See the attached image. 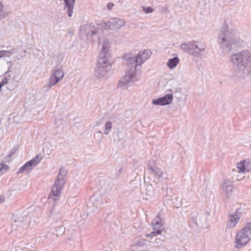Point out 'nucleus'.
<instances>
[{
    "mask_svg": "<svg viewBox=\"0 0 251 251\" xmlns=\"http://www.w3.org/2000/svg\"><path fill=\"white\" fill-rule=\"evenodd\" d=\"M151 54V52L149 50H145L143 51H140L135 57H129L126 55L125 58L127 60L128 63H135L133 68H131L126 72L125 75L122 76L119 81L117 87L123 89L128 88L130 84L135 81L136 79V67L141 65L145 61L149 58Z\"/></svg>",
    "mask_w": 251,
    "mask_h": 251,
    "instance_id": "obj_1",
    "label": "nucleus"
},
{
    "mask_svg": "<svg viewBox=\"0 0 251 251\" xmlns=\"http://www.w3.org/2000/svg\"><path fill=\"white\" fill-rule=\"evenodd\" d=\"M217 43L221 49L229 52L232 50V45L241 46L243 41L240 39L239 33L236 30L229 28L225 22L218 31Z\"/></svg>",
    "mask_w": 251,
    "mask_h": 251,
    "instance_id": "obj_2",
    "label": "nucleus"
},
{
    "mask_svg": "<svg viewBox=\"0 0 251 251\" xmlns=\"http://www.w3.org/2000/svg\"><path fill=\"white\" fill-rule=\"evenodd\" d=\"M234 66L238 68L239 76L243 78L251 75V51L243 50L232 54L229 58Z\"/></svg>",
    "mask_w": 251,
    "mask_h": 251,
    "instance_id": "obj_3",
    "label": "nucleus"
},
{
    "mask_svg": "<svg viewBox=\"0 0 251 251\" xmlns=\"http://www.w3.org/2000/svg\"><path fill=\"white\" fill-rule=\"evenodd\" d=\"M109 42L107 39L103 41L102 49L100 53L97 66L95 70V76L98 78H101L105 76L111 70V64L109 61V54H108V48Z\"/></svg>",
    "mask_w": 251,
    "mask_h": 251,
    "instance_id": "obj_4",
    "label": "nucleus"
},
{
    "mask_svg": "<svg viewBox=\"0 0 251 251\" xmlns=\"http://www.w3.org/2000/svg\"><path fill=\"white\" fill-rule=\"evenodd\" d=\"M251 239V222H248L242 229L237 232L235 248L240 249L246 246Z\"/></svg>",
    "mask_w": 251,
    "mask_h": 251,
    "instance_id": "obj_5",
    "label": "nucleus"
},
{
    "mask_svg": "<svg viewBox=\"0 0 251 251\" xmlns=\"http://www.w3.org/2000/svg\"><path fill=\"white\" fill-rule=\"evenodd\" d=\"M180 47L184 52L196 57H200L205 50L203 44L196 41L183 43Z\"/></svg>",
    "mask_w": 251,
    "mask_h": 251,
    "instance_id": "obj_6",
    "label": "nucleus"
},
{
    "mask_svg": "<svg viewBox=\"0 0 251 251\" xmlns=\"http://www.w3.org/2000/svg\"><path fill=\"white\" fill-rule=\"evenodd\" d=\"M67 180V174H58L51 190V193L52 195L51 196L49 195L48 197L49 199H52V200L54 201L58 200V198L64 185L66 184Z\"/></svg>",
    "mask_w": 251,
    "mask_h": 251,
    "instance_id": "obj_7",
    "label": "nucleus"
},
{
    "mask_svg": "<svg viewBox=\"0 0 251 251\" xmlns=\"http://www.w3.org/2000/svg\"><path fill=\"white\" fill-rule=\"evenodd\" d=\"M161 219L158 216L156 217L152 220L151 224L153 231H152L150 234H146V236H156L161 234V233L164 230L165 227L161 223Z\"/></svg>",
    "mask_w": 251,
    "mask_h": 251,
    "instance_id": "obj_8",
    "label": "nucleus"
},
{
    "mask_svg": "<svg viewBox=\"0 0 251 251\" xmlns=\"http://www.w3.org/2000/svg\"><path fill=\"white\" fill-rule=\"evenodd\" d=\"M42 157L40 154H37L31 160L27 161L19 169L18 173H22L24 171H30L35 168L41 161Z\"/></svg>",
    "mask_w": 251,
    "mask_h": 251,
    "instance_id": "obj_9",
    "label": "nucleus"
},
{
    "mask_svg": "<svg viewBox=\"0 0 251 251\" xmlns=\"http://www.w3.org/2000/svg\"><path fill=\"white\" fill-rule=\"evenodd\" d=\"M125 25V21L118 18H110L108 21L104 23V25L109 29L116 30Z\"/></svg>",
    "mask_w": 251,
    "mask_h": 251,
    "instance_id": "obj_10",
    "label": "nucleus"
},
{
    "mask_svg": "<svg viewBox=\"0 0 251 251\" xmlns=\"http://www.w3.org/2000/svg\"><path fill=\"white\" fill-rule=\"evenodd\" d=\"M173 99V94H168L164 97L152 100V103L156 105H166L172 102Z\"/></svg>",
    "mask_w": 251,
    "mask_h": 251,
    "instance_id": "obj_11",
    "label": "nucleus"
},
{
    "mask_svg": "<svg viewBox=\"0 0 251 251\" xmlns=\"http://www.w3.org/2000/svg\"><path fill=\"white\" fill-rule=\"evenodd\" d=\"M237 169L242 173L251 172V160L245 159L237 164Z\"/></svg>",
    "mask_w": 251,
    "mask_h": 251,
    "instance_id": "obj_12",
    "label": "nucleus"
},
{
    "mask_svg": "<svg viewBox=\"0 0 251 251\" xmlns=\"http://www.w3.org/2000/svg\"><path fill=\"white\" fill-rule=\"evenodd\" d=\"M223 192L225 194V197L223 198L224 201H227L228 198L231 196V192L233 190V186L231 182H229L226 180L224 181L222 186Z\"/></svg>",
    "mask_w": 251,
    "mask_h": 251,
    "instance_id": "obj_13",
    "label": "nucleus"
},
{
    "mask_svg": "<svg viewBox=\"0 0 251 251\" xmlns=\"http://www.w3.org/2000/svg\"><path fill=\"white\" fill-rule=\"evenodd\" d=\"M18 215L16 214H13V216L12 217V220L15 222V223H18L19 225H16L17 226H23L24 227L25 226H27V222H25V221L27 220V217L26 216H18Z\"/></svg>",
    "mask_w": 251,
    "mask_h": 251,
    "instance_id": "obj_14",
    "label": "nucleus"
},
{
    "mask_svg": "<svg viewBox=\"0 0 251 251\" xmlns=\"http://www.w3.org/2000/svg\"><path fill=\"white\" fill-rule=\"evenodd\" d=\"M64 8L67 11L68 16L71 17L73 15L75 3L72 0H64Z\"/></svg>",
    "mask_w": 251,
    "mask_h": 251,
    "instance_id": "obj_15",
    "label": "nucleus"
},
{
    "mask_svg": "<svg viewBox=\"0 0 251 251\" xmlns=\"http://www.w3.org/2000/svg\"><path fill=\"white\" fill-rule=\"evenodd\" d=\"M59 81V80H58V79L55 77L53 75H51L49 79L48 84L44 86L42 88V90L45 92H47L51 88L52 86L55 85Z\"/></svg>",
    "mask_w": 251,
    "mask_h": 251,
    "instance_id": "obj_16",
    "label": "nucleus"
},
{
    "mask_svg": "<svg viewBox=\"0 0 251 251\" xmlns=\"http://www.w3.org/2000/svg\"><path fill=\"white\" fill-rule=\"evenodd\" d=\"M91 28H92V26L88 24L80 26L79 31L83 36L88 37L90 34Z\"/></svg>",
    "mask_w": 251,
    "mask_h": 251,
    "instance_id": "obj_17",
    "label": "nucleus"
},
{
    "mask_svg": "<svg viewBox=\"0 0 251 251\" xmlns=\"http://www.w3.org/2000/svg\"><path fill=\"white\" fill-rule=\"evenodd\" d=\"M179 62V59L178 57H174L172 58H170L168 60L167 62L168 67L171 69H173L175 68L177 65L178 64Z\"/></svg>",
    "mask_w": 251,
    "mask_h": 251,
    "instance_id": "obj_18",
    "label": "nucleus"
},
{
    "mask_svg": "<svg viewBox=\"0 0 251 251\" xmlns=\"http://www.w3.org/2000/svg\"><path fill=\"white\" fill-rule=\"evenodd\" d=\"M146 239H144L140 237H138L135 238L134 243L132 245V246L136 247H143L146 245Z\"/></svg>",
    "mask_w": 251,
    "mask_h": 251,
    "instance_id": "obj_19",
    "label": "nucleus"
},
{
    "mask_svg": "<svg viewBox=\"0 0 251 251\" xmlns=\"http://www.w3.org/2000/svg\"><path fill=\"white\" fill-rule=\"evenodd\" d=\"M9 14L8 11L0 2V19L7 17Z\"/></svg>",
    "mask_w": 251,
    "mask_h": 251,
    "instance_id": "obj_20",
    "label": "nucleus"
},
{
    "mask_svg": "<svg viewBox=\"0 0 251 251\" xmlns=\"http://www.w3.org/2000/svg\"><path fill=\"white\" fill-rule=\"evenodd\" d=\"M52 75L60 81L64 76V73L62 69H58L55 70Z\"/></svg>",
    "mask_w": 251,
    "mask_h": 251,
    "instance_id": "obj_21",
    "label": "nucleus"
},
{
    "mask_svg": "<svg viewBox=\"0 0 251 251\" xmlns=\"http://www.w3.org/2000/svg\"><path fill=\"white\" fill-rule=\"evenodd\" d=\"M240 218L237 215H232L229 217V221L230 222V227H234L237 223L239 222Z\"/></svg>",
    "mask_w": 251,
    "mask_h": 251,
    "instance_id": "obj_22",
    "label": "nucleus"
},
{
    "mask_svg": "<svg viewBox=\"0 0 251 251\" xmlns=\"http://www.w3.org/2000/svg\"><path fill=\"white\" fill-rule=\"evenodd\" d=\"M0 52L2 57H9L16 52V50L13 49L9 50H1Z\"/></svg>",
    "mask_w": 251,
    "mask_h": 251,
    "instance_id": "obj_23",
    "label": "nucleus"
},
{
    "mask_svg": "<svg viewBox=\"0 0 251 251\" xmlns=\"http://www.w3.org/2000/svg\"><path fill=\"white\" fill-rule=\"evenodd\" d=\"M112 127V123L110 121H107L104 126V134L108 135L111 131Z\"/></svg>",
    "mask_w": 251,
    "mask_h": 251,
    "instance_id": "obj_24",
    "label": "nucleus"
},
{
    "mask_svg": "<svg viewBox=\"0 0 251 251\" xmlns=\"http://www.w3.org/2000/svg\"><path fill=\"white\" fill-rule=\"evenodd\" d=\"M162 174H144V177H145L146 176H148L149 178H153L156 179H159L160 177H162Z\"/></svg>",
    "mask_w": 251,
    "mask_h": 251,
    "instance_id": "obj_25",
    "label": "nucleus"
},
{
    "mask_svg": "<svg viewBox=\"0 0 251 251\" xmlns=\"http://www.w3.org/2000/svg\"><path fill=\"white\" fill-rule=\"evenodd\" d=\"M55 230L57 232V236H58V234L62 235L65 232V228L63 226H60L56 227Z\"/></svg>",
    "mask_w": 251,
    "mask_h": 251,
    "instance_id": "obj_26",
    "label": "nucleus"
},
{
    "mask_svg": "<svg viewBox=\"0 0 251 251\" xmlns=\"http://www.w3.org/2000/svg\"><path fill=\"white\" fill-rule=\"evenodd\" d=\"M11 76L9 75H6L4 77H3L1 81L0 82V84L1 85V87L7 84Z\"/></svg>",
    "mask_w": 251,
    "mask_h": 251,
    "instance_id": "obj_27",
    "label": "nucleus"
},
{
    "mask_svg": "<svg viewBox=\"0 0 251 251\" xmlns=\"http://www.w3.org/2000/svg\"><path fill=\"white\" fill-rule=\"evenodd\" d=\"M9 167L5 164L1 162L0 163V172H7L8 171Z\"/></svg>",
    "mask_w": 251,
    "mask_h": 251,
    "instance_id": "obj_28",
    "label": "nucleus"
},
{
    "mask_svg": "<svg viewBox=\"0 0 251 251\" xmlns=\"http://www.w3.org/2000/svg\"><path fill=\"white\" fill-rule=\"evenodd\" d=\"M164 239H165V237L161 236V237L159 238H155L154 240V243L155 244H156V246H157L161 244V242L164 241Z\"/></svg>",
    "mask_w": 251,
    "mask_h": 251,
    "instance_id": "obj_29",
    "label": "nucleus"
},
{
    "mask_svg": "<svg viewBox=\"0 0 251 251\" xmlns=\"http://www.w3.org/2000/svg\"><path fill=\"white\" fill-rule=\"evenodd\" d=\"M143 10L146 13H150L153 11V9L151 7L143 6Z\"/></svg>",
    "mask_w": 251,
    "mask_h": 251,
    "instance_id": "obj_30",
    "label": "nucleus"
},
{
    "mask_svg": "<svg viewBox=\"0 0 251 251\" xmlns=\"http://www.w3.org/2000/svg\"><path fill=\"white\" fill-rule=\"evenodd\" d=\"M101 200L102 199L101 198H99L98 201L96 203L93 201L94 206L96 207H99L100 206H101V205L103 203V202Z\"/></svg>",
    "mask_w": 251,
    "mask_h": 251,
    "instance_id": "obj_31",
    "label": "nucleus"
},
{
    "mask_svg": "<svg viewBox=\"0 0 251 251\" xmlns=\"http://www.w3.org/2000/svg\"><path fill=\"white\" fill-rule=\"evenodd\" d=\"M150 171H152L153 173H160V172L158 170V169L156 167H153L151 166L150 168ZM160 173H162V172H160Z\"/></svg>",
    "mask_w": 251,
    "mask_h": 251,
    "instance_id": "obj_32",
    "label": "nucleus"
},
{
    "mask_svg": "<svg viewBox=\"0 0 251 251\" xmlns=\"http://www.w3.org/2000/svg\"><path fill=\"white\" fill-rule=\"evenodd\" d=\"M114 6V4L113 2H109L107 4V8L109 10H111L113 8Z\"/></svg>",
    "mask_w": 251,
    "mask_h": 251,
    "instance_id": "obj_33",
    "label": "nucleus"
},
{
    "mask_svg": "<svg viewBox=\"0 0 251 251\" xmlns=\"http://www.w3.org/2000/svg\"><path fill=\"white\" fill-rule=\"evenodd\" d=\"M7 66H8V71L5 72V74H6L8 72H9L10 71V69L12 67L11 61H8L7 62Z\"/></svg>",
    "mask_w": 251,
    "mask_h": 251,
    "instance_id": "obj_34",
    "label": "nucleus"
},
{
    "mask_svg": "<svg viewBox=\"0 0 251 251\" xmlns=\"http://www.w3.org/2000/svg\"><path fill=\"white\" fill-rule=\"evenodd\" d=\"M93 28V26H92V28H91V30H90V34L92 35H94L96 34L98 32L96 30H94Z\"/></svg>",
    "mask_w": 251,
    "mask_h": 251,
    "instance_id": "obj_35",
    "label": "nucleus"
},
{
    "mask_svg": "<svg viewBox=\"0 0 251 251\" xmlns=\"http://www.w3.org/2000/svg\"><path fill=\"white\" fill-rule=\"evenodd\" d=\"M67 172L68 171L65 169V167H62L60 168L59 173H65Z\"/></svg>",
    "mask_w": 251,
    "mask_h": 251,
    "instance_id": "obj_36",
    "label": "nucleus"
},
{
    "mask_svg": "<svg viewBox=\"0 0 251 251\" xmlns=\"http://www.w3.org/2000/svg\"><path fill=\"white\" fill-rule=\"evenodd\" d=\"M204 214L207 216H210V211L209 209H207V208L206 209L204 212Z\"/></svg>",
    "mask_w": 251,
    "mask_h": 251,
    "instance_id": "obj_37",
    "label": "nucleus"
},
{
    "mask_svg": "<svg viewBox=\"0 0 251 251\" xmlns=\"http://www.w3.org/2000/svg\"><path fill=\"white\" fill-rule=\"evenodd\" d=\"M4 201V197L3 196H0V203H2Z\"/></svg>",
    "mask_w": 251,
    "mask_h": 251,
    "instance_id": "obj_38",
    "label": "nucleus"
},
{
    "mask_svg": "<svg viewBox=\"0 0 251 251\" xmlns=\"http://www.w3.org/2000/svg\"><path fill=\"white\" fill-rule=\"evenodd\" d=\"M12 155V154H10L8 155L5 158V159L6 160L9 161V160L11 158V157Z\"/></svg>",
    "mask_w": 251,
    "mask_h": 251,
    "instance_id": "obj_39",
    "label": "nucleus"
},
{
    "mask_svg": "<svg viewBox=\"0 0 251 251\" xmlns=\"http://www.w3.org/2000/svg\"><path fill=\"white\" fill-rule=\"evenodd\" d=\"M236 177V179H237V180H240V179H241L242 178H244V177H245V176H243L242 177H240V176H237Z\"/></svg>",
    "mask_w": 251,
    "mask_h": 251,
    "instance_id": "obj_40",
    "label": "nucleus"
},
{
    "mask_svg": "<svg viewBox=\"0 0 251 251\" xmlns=\"http://www.w3.org/2000/svg\"><path fill=\"white\" fill-rule=\"evenodd\" d=\"M98 133H101V131H100H100H98Z\"/></svg>",
    "mask_w": 251,
    "mask_h": 251,
    "instance_id": "obj_41",
    "label": "nucleus"
},
{
    "mask_svg": "<svg viewBox=\"0 0 251 251\" xmlns=\"http://www.w3.org/2000/svg\"><path fill=\"white\" fill-rule=\"evenodd\" d=\"M72 0L74 2H75V0Z\"/></svg>",
    "mask_w": 251,
    "mask_h": 251,
    "instance_id": "obj_42",
    "label": "nucleus"
},
{
    "mask_svg": "<svg viewBox=\"0 0 251 251\" xmlns=\"http://www.w3.org/2000/svg\"><path fill=\"white\" fill-rule=\"evenodd\" d=\"M12 226L13 227V226H14V224H12Z\"/></svg>",
    "mask_w": 251,
    "mask_h": 251,
    "instance_id": "obj_43",
    "label": "nucleus"
}]
</instances>
